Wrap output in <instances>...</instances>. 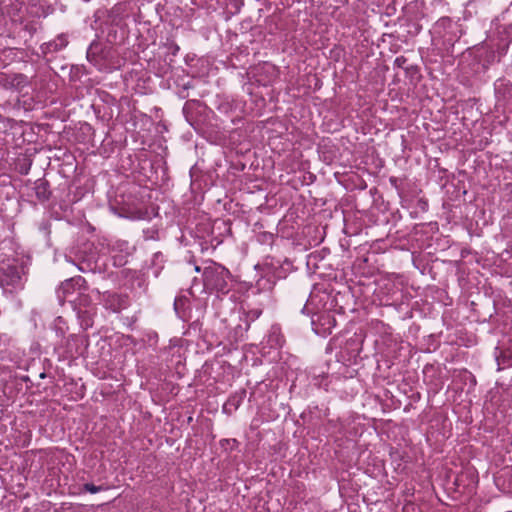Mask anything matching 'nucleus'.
<instances>
[{"mask_svg": "<svg viewBox=\"0 0 512 512\" xmlns=\"http://www.w3.org/2000/svg\"><path fill=\"white\" fill-rule=\"evenodd\" d=\"M0 288L7 297L24 288L23 268L16 258L0 261Z\"/></svg>", "mask_w": 512, "mask_h": 512, "instance_id": "nucleus-1", "label": "nucleus"}, {"mask_svg": "<svg viewBox=\"0 0 512 512\" xmlns=\"http://www.w3.org/2000/svg\"><path fill=\"white\" fill-rule=\"evenodd\" d=\"M203 285L207 291L226 294L229 291L228 279L230 272L224 266L210 262L203 268Z\"/></svg>", "mask_w": 512, "mask_h": 512, "instance_id": "nucleus-2", "label": "nucleus"}, {"mask_svg": "<svg viewBox=\"0 0 512 512\" xmlns=\"http://www.w3.org/2000/svg\"><path fill=\"white\" fill-rule=\"evenodd\" d=\"M84 283V279L81 277L70 278L65 280L61 286L57 289V297L59 302H69L72 305L76 304L78 293L81 292V285Z\"/></svg>", "mask_w": 512, "mask_h": 512, "instance_id": "nucleus-3", "label": "nucleus"}, {"mask_svg": "<svg viewBox=\"0 0 512 512\" xmlns=\"http://www.w3.org/2000/svg\"><path fill=\"white\" fill-rule=\"evenodd\" d=\"M102 301L105 308L113 312H118L127 305L126 299L123 296L111 292L103 293Z\"/></svg>", "mask_w": 512, "mask_h": 512, "instance_id": "nucleus-4", "label": "nucleus"}, {"mask_svg": "<svg viewBox=\"0 0 512 512\" xmlns=\"http://www.w3.org/2000/svg\"><path fill=\"white\" fill-rule=\"evenodd\" d=\"M80 346H87V338L84 335L72 334L67 339V352L71 355H80L83 350Z\"/></svg>", "mask_w": 512, "mask_h": 512, "instance_id": "nucleus-5", "label": "nucleus"}, {"mask_svg": "<svg viewBox=\"0 0 512 512\" xmlns=\"http://www.w3.org/2000/svg\"><path fill=\"white\" fill-rule=\"evenodd\" d=\"M67 45H68V40H67L66 35L60 34L54 40L47 42V43H43L41 45V51L44 54L53 53V52L62 50Z\"/></svg>", "mask_w": 512, "mask_h": 512, "instance_id": "nucleus-6", "label": "nucleus"}, {"mask_svg": "<svg viewBox=\"0 0 512 512\" xmlns=\"http://www.w3.org/2000/svg\"><path fill=\"white\" fill-rule=\"evenodd\" d=\"M267 343L271 348H280L284 343L283 335L278 327L273 326L268 334Z\"/></svg>", "mask_w": 512, "mask_h": 512, "instance_id": "nucleus-7", "label": "nucleus"}, {"mask_svg": "<svg viewBox=\"0 0 512 512\" xmlns=\"http://www.w3.org/2000/svg\"><path fill=\"white\" fill-rule=\"evenodd\" d=\"M35 194L38 200L45 201L50 196L49 185L45 180L39 179L35 182Z\"/></svg>", "mask_w": 512, "mask_h": 512, "instance_id": "nucleus-8", "label": "nucleus"}, {"mask_svg": "<svg viewBox=\"0 0 512 512\" xmlns=\"http://www.w3.org/2000/svg\"><path fill=\"white\" fill-rule=\"evenodd\" d=\"M76 299H77V302H76V304H73V305L79 306V308L87 307L90 304L88 295H86L83 292L78 293V297Z\"/></svg>", "mask_w": 512, "mask_h": 512, "instance_id": "nucleus-9", "label": "nucleus"}, {"mask_svg": "<svg viewBox=\"0 0 512 512\" xmlns=\"http://www.w3.org/2000/svg\"><path fill=\"white\" fill-rule=\"evenodd\" d=\"M83 489L86 491V492H89V493H97V492H100V491H103L105 490L106 488L103 487V486H96L94 484H91V483H86L84 484L83 486Z\"/></svg>", "mask_w": 512, "mask_h": 512, "instance_id": "nucleus-10", "label": "nucleus"}, {"mask_svg": "<svg viewBox=\"0 0 512 512\" xmlns=\"http://www.w3.org/2000/svg\"><path fill=\"white\" fill-rule=\"evenodd\" d=\"M406 62V59L405 57L403 56H399L395 59V64L398 66V67H402Z\"/></svg>", "mask_w": 512, "mask_h": 512, "instance_id": "nucleus-11", "label": "nucleus"}, {"mask_svg": "<svg viewBox=\"0 0 512 512\" xmlns=\"http://www.w3.org/2000/svg\"><path fill=\"white\" fill-rule=\"evenodd\" d=\"M496 360L498 362V366L500 367L501 365V362H500V355L496 354Z\"/></svg>", "mask_w": 512, "mask_h": 512, "instance_id": "nucleus-12", "label": "nucleus"}, {"mask_svg": "<svg viewBox=\"0 0 512 512\" xmlns=\"http://www.w3.org/2000/svg\"><path fill=\"white\" fill-rule=\"evenodd\" d=\"M194 270H195L196 272H200V271H201V268H200L199 266H195Z\"/></svg>", "mask_w": 512, "mask_h": 512, "instance_id": "nucleus-13", "label": "nucleus"}]
</instances>
